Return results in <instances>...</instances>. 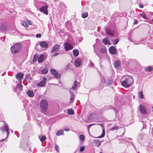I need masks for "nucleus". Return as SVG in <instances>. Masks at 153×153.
Segmentation results:
<instances>
[{
    "label": "nucleus",
    "instance_id": "nucleus-28",
    "mask_svg": "<svg viewBox=\"0 0 153 153\" xmlns=\"http://www.w3.org/2000/svg\"><path fill=\"white\" fill-rule=\"evenodd\" d=\"M64 132V131L63 130H60L59 131L56 132V135L59 136L62 134Z\"/></svg>",
    "mask_w": 153,
    "mask_h": 153
},
{
    "label": "nucleus",
    "instance_id": "nucleus-21",
    "mask_svg": "<svg viewBox=\"0 0 153 153\" xmlns=\"http://www.w3.org/2000/svg\"><path fill=\"white\" fill-rule=\"evenodd\" d=\"M44 57L43 55H41L38 58V62L39 63H41L43 61Z\"/></svg>",
    "mask_w": 153,
    "mask_h": 153
},
{
    "label": "nucleus",
    "instance_id": "nucleus-16",
    "mask_svg": "<svg viewBox=\"0 0 153 153\" xmlns=\"http://www.w3.org/2000/svg\"><path fill=\"white\" fill-rule=\"evenodd\" d=\"M40 45L42 48H46L48 47V45L45 42H42L40 43Z\"/></svg>",
    "mask_w": 153,
    "mask_h": 153
},
{
    "label": "nucleus",
    "instance_id": "nucleus-1",
    "mask_svg": "<svg viewBox=\"0 0 153 153\" xmlns=\"http://www.w3.org/2000/svg\"><path fill=\"white\" fill-rule=\"evenodd\" d=\"M122 85L124 87L127 88L130 87L132 84L133 80L131 76H125L122 78Z\"/></svg>",
    "mask_w": 153,
    "mask_h": 153
},
{
    "label": "nucleus",
    "instance_id": "nucleus-30",
    "mask_svg": "<svg viewBox=\"0 0 153 153\" xmlns=\"http://www.w3.org/2000/svg\"><path fill=\"white\" fill-rule=\"evenodd\" d=\"M41 72L43 74H44L47 73L48 71L47 68H45L42 69Z\"/></svg>",
    "mask_w": 153,
    "mask_h": 153
},
{
    "label": "nucleus",
    "instance_id": "nucleus-42",
    "mask_svg": "<svg viewBox=\"0 0 153 153\" xmlns=\"http://www.w3.org/2000/svg\"><path fill=\"white\" fill-rule=\"evenodd\" d=\"M85 146H83L80 148V149H79V151L80 152H83L85 150Z\"/></svg>",
    "mask_w": 153,
    "mask_h": 153
},
{
    "label": "nucleus",
    "instance_id": "nucleus-35",
    "mask_svg": "<svg viewBox=\"0 0 153 153\" xmlns=\"http://www.w3.org/2000/svg\"><path fill=\"white\" fill-rule=\"evenodd\" d=\"M139 97L140 98H143L144 96L143 94L142 91L140 92L138 94Z\"/></svg>",
    "mask_w": 153,
    "mask_h": 153
},
{
    "label": "nucleus",
    "instance_id": "nucleus-44",
    "mask_svg": "<svg viewBox=\"0 0 153 153\" xmlns=\"http://www.w3.org/2000/svg\"><path fill=\"white\" fill-rule=\"evenodd\" d=\"M70 66H71V64H70L69 63H68L65 67V70H68V69L69 68Z\"/></svg>",
    "mask_w": 153,
    "mask_h": 153
},
{
    "label": "nucleus",
    "instance_id": "nucleus-25",
    "mask_svg": "<svg viewBox=\"0 0 153 153\" xmlns=\"http://www.w3.org/2000/svg\"><path fill=\"white\" fill-rule=\"evenodd\" d=\"M61 76V75L60 74H58V73L54 75V77L57 79H59L60 78Z\"/></svg>",
    "mask_w": 153,
    "mask_h": 153
},
{
    "label": "nucleus",
    "instance_id": "nucleus-49",
    "mask_svg": "<svg viewBox=\"0 0 153 153\" xmlns=\"http://www.w3.org/2000/svg\"><path fill=\"white\" fill-rule=\"evenodd\" d=\"M74 86H75L76 87V86L77 85V82L76 81H75L74 82Z\"/></svg>",
    "mask_w": 153,
    "mask_h": 153
},
{
    "label": "nucleus",
    "instance_id": "nucleus-59",
    "mask_svg": "<svg viewBox=\"0 0 153 153\" xmlns=\"http://www.w3.org/2000/svg\"><path fill=\"white\" fill-rule=\"evenodd\" d=\"M153 22V19H152V22Z\"/></svg>",
    "mask_w": 153,
    "mask_h": 153
},
{
    "label": "nucleus",
    "instance_id": "nucleus-45",
    "mask_svg": "<svg viewBox=\"0 0 153 153\" xmlns=\"http://www.w3.org/2000/svg\"><path fill=\"white\" fill-rule=\"evenodd\" d=\"M30 76V74H27L25 77V79H27L28 78H29Z\"/></svg>",
    "mask_w": 153,
    "mask_h": 153
},
{
    "label": "nucleus",
    "instance_id": "nucleus-7",
    "mask_svg": "<svg viewBox=\"0 0 153 153\" xmlns=\"http://www.w3.org/2000/svg\"><path fill=\"white\" fill-rule=\"evenodd\" d=\"M64 48L65 51H68L73 48L72 45L70 43L66 42L64 44Z\"/></svg>",
    "mask_w": 153,
    "mask_h": 153
},
{
    "label": "nucleus",
    "instance_id": "nucleus-19",
    "mask_svg": "<svg viewBox=\"0 0 153 153\" xmlns=\"http://www.w3.org/2000/svg\"><path fill=\"white\" fill-rule=\"evenodd\" d=\"M73 53L74 56L75 57H76V56H77L79 54V51L77 50L74 49L73 50Z\"/></svg>",
    "mask_w": 153,
    "mask_h": 153
},
{
    "label": "nucleus",
    "instance_id": "nucleus-32",
    "mask_svg": "<svg viewBox=\"0 0 153 153\" xmlns=\"http://www.w3.org/2000/svg\"><path fill=\"white\" fill-rule=\"evenodd\" d=\"M88 16V13L87 12L84 13L82 14V16L83 18H86Z\"/></svg>",
    "mask_w": 153,
    "mask_h": 153
},
{
    "label": "nucleus",
    "instance_id": "nucleus-10",
    "mask_svg": "<svg viewBox=\"0 0 153 153\" xmlns=\"http://www.w3.org/2000/svg\"><path fill=\"white\" fill-rule=\"evenodd\" d=\"M139 110L141 113L143 114H146L147 113L146 108L142 105H140Z\"/></svg>",
    "mask_w": 153,
    "mask_h": 153
},
{
    "label": "nucleus",
    "instance_id": "nucleus-12",
    "mask_svg": "<svg viewBox=\"0 0 153 153\" xmlns=\"http://www.w3.org/2000/svg\"><path fill=\"white\" fill-rule=\"evenodd\" d=\"M109 51L110 53L114 54L116 53V49L114 46H111L109 48Z\"/></svg>",
    "mask_w": 153,
    "mask_h": 153
},
{
    "label": "nucleus",
    "instance_id": "nucleus-13",
    "mask_svg": "<svg viewBox=\"0 0 153 153\" xmlns=\"http://www.w3.org/2000/svg\"><path fill=\"white\" fill-rule=\"evenodd\" d=\"M106 33L110 36H113L114 35V33L110 29H106Z\"/></svg>",
    "mask_w": 153,
    "mask_h": 153
},
{
    "label": "nucleus",
    "instance_id": "nucleus-60",
    "mask_svg": "<svg viewBox=\"0 0 153 153\" xmlns=\"http://www.w3.org/2000/svg\"><path fill=\"white\" fill-rule=\"evenodd\" d=\"M7 136V137H6V138H7V136Z\"/></svg>",
    "mask_w": 153,
    "mask_h": 153
},
{
    "label": "nucleus",
    "instance_id": "nucleus-17",
    "mask_svg": "<svg viewBox=\"0 0 153 153\" xmlns=\"http://www.w3.org/2000/svg\"><path fill=\"white\" fill-rule=\"evenodd\" d=\"M102 42L105 45L108 44L109 45H110V43L109 42V40H108L107 38H105L102 40Z\"/></svg>",
    "mask_w": 153,
    "mask_h": 153
},
{
    "label": "nucleus",
    "instance_id": "nucleus-46",
    "mask_svg": "<svg viewBox=\"0 0 153 153\" xmlns=\"http://www.w3.org/2000/svg\"><path fill=\"white\" fill-rule=\"evenodd\" d=\"M55 148L56 151H57V152L59 151V147L58 146V145L56 146L55 147Z\"/></svg>",
    "mask_w": 153,
    "mask_h": 153
},
{
    "label": "nucleus",
    "instance_id": "nucleus-43",
    "mask_svg": "<svg viewBox=\"0 0 153 153\" xmlns=\"http://www.w3.org/2000/svg\"><path fill=\"white\" fill-rule=\"evenodd\" d=\"M79 138L82 140H85V137L83 135H80L79 136Z\"/></svg>",
    "mask_w": 153,
    "mask_h": 153
},
{
    "label": "nucleus",
    "instance_id": "nucleus-41",
    "mask_svg": "<svg viewBox=\"0 0 153 153\" xmlns=\"http://www.w3.org/2000/svg\"><path fill=\"white\" fill-rule=\"evenodd\" d=\"M119 41V39H117L114 40V42L113 43V44L114 45L117 44Z\"/></svg>",
    "mask_w": 153,
    "mask_h": 153
},
{
    "label": "nucleus",
    "instance_id": "nucleus-33",
    "mask_svg": "<svg viewBox=\"0 0 153 153\" xmlns=\"http://www.w3.org/2000/svg\"><path fill=\"white\" fill-rule=\"evenodd\" d=\"M64 53V51L63 50L61 51L60 53H56L53 55V56H56L60 54H62Z\"/></svg>",
    "mask_w": 153,
    "mask_h": 153
},
{
    "label": "nucleus",
    "instance_id": "nucleus-2",
    "mask_svg": "<svg viewBox=\"0 0 153 153\" xmlns=\"http://www.w3.org/2000/svg\"><path fill=\"white\" fill-rule=\"evenodd\" d=\"M40 107L41 111L44 114H45L48 107V103L46 99H43L40 100Z\"/></svg>",
    "mask_w": 153,
    "mask_h": 153
},
{
    "label": "nucleus",
    "instance_id": "nucleus-26",
    "mask_svg": "<svg viewBox=\"0 0 153 153\" xmlns=\"http://www.w3.org/2000/svg\"><path fill=\"white\" fill-rule=\"evenodd\" d=\"M145 70L147 72H149L153 70V68L152 67H149L145 68Z\"/></svg>",
    "mask_w": 153,
    "mask_h": 153
},
{
    "label": "nucleus",
    "instance_id": "nucleus-40",
    "mask_svg": "<svg viewBox=\"0 0 153 153\" xmlns=\"http://www.w3.org/2000/svg\"><path fill=\"white\" fill-rule=\"evenodd\" d=\"M46 139V137L44 136H42L40 139V140L41 142H43Z\"/></svg>",
    "mask_w": 153,
    "mask_h": 153
},
{
    "label": "nucleus",
    "instance_id": "nucleus-18",
    "mask_svg": "<svg viewBox=\"0 0 153 153\" xmlns=\"http://www.w3.org/2000/svg\"><path fill=\"white\" fill-rule=\"evenodd\" d=\"M120 65V62L119 60H117L114 63V67L116 68H119Z\"/></svg>",
    "mask_w": 153,
    "mask_h": 153
},
{
    "label": "nucleus",
    "instance_id": "nucleus-55",
    "mask_svg": "<svg viewBox=\"0 0 153 153\" xmlns=\"http://www.w3.org/2000/svg\"><path fill=\"white\" fill-rule=\"evenodd\" d=\"M137 23H138V22H137V21L136 20L134 21V24H137Z\"/></svg>",
    "mask_w": 153,
    "mask_h": 153
},
{
    "label": "nucleus",
    "instance_id": "nucleus-53",
    "mask_svg": "<svg viewBox=\"0 0 153 153\" xmlns=\"http://www.w3.org/2000/svg\"><path fill=\"white\" fill-rule=\"evenodd\" d=\"M91 126V125H89L87 126V128H88V131H89V129Z\"/></svg>",
    "mask_w": 153,
    "mask_h": 153
},
{
    "label": "nucleus",
    "instance_id": "nucleus-48",
    "mask_svg": "<svg viewBox=\"0 0 153 153\" xmlns=\"http://www.w3.org/2000/svg\"><path fill=\"white\" fill-rule=\"evenodd\" d=\"M21 83L20 84H18L17 85V87L18 88L19 87L20 88H22V85H21Z\"/></svg>",
    "mask_w": 153,
    "mask_h": 153
},
{
    "label": "nucleus",
    "instance_id": "nucleus-3",
    "mask_svg": "<svg viewBox=\"0 0 153 153\" xmlns=\"http://www.w3.org/2000/svg\"><path fill=\"white\" fill-rule=\"evenodd\" d=\"M20 48L21 45L19 43H17L11 47L10 49L13 53H15L19 52Z\"/></svg>",
    "mask_w": 153,
    "mask_h": 153
},
{
    "label": "nucleus",
    "instance_id": "nucleus-5",
    "mask_svg": "<svg viewBox=\"0 0 153 153\" xmlns=\"http://www.w3.org/2000/svg\"><path fill=\"white\" fill-rule=\"evenodd\" d=\"M60 48V46L59 45H55L52 47L51 50V53H53L58 51Z\"/></svg>",
    "mask_w": 153,
    "mask_h": 153
},
{
    "label": "nucleus",
    "instance_id": "nucleus-58",
    "mask_svg": "<svg viewBox=\"0 0 153 153\" xmlns=\"http://www.w3.org/2000/svg\"><path fill=\"white\" fill-rule=\"evenodd\" d=\"M16 88H15V90L14 91L15 92L16 90Z\"/></svg>",
    "mask_w": 153,
    "mask_h": 153
},
{
    "label": "nucleus",
    "instance_id": "nucleus-23",
    "mask_svg": "<svg viewBox=\"0 0 153 153\" xmlns=\"http://www.w3.org/2000/svg\"><path fill=\"white\" fill-rule=\"evenodd\" d=\"M96 144V146H99L101 145V141L98 140H94Z\"/></svg>",
    "mask_w": 153,
    "mask_h": 153
},
{
    "label": "nucleus",
    "instance_id": "nucleus-27",
    "mask_svg": "<svg viewBox=\"0 0 153 153\" xmlns=\"http://www.w3.org/2000/svg\"><path fill=\"white\" fill-rule=\"evenodd\" d=\"M70 94H71V98H70V101H71L72 100H73L75 98V96H74V93L71 92V91H70Z\"/></svg>",
    "mask_w": 153,
    "mask_h": 153
},
{
    "label": "nucleus",
    "instance_id": "nucleus-39",
    "mask_svg": "<svg viewBox=\"0 0 153 153\" xmlns=\"http://www.w3.org/2000/svg\"><path fill=\"white\" fill-rule=\"evenodd\" d=\"M38 56L37 55H34L33 61L34 62H36L37 61L38 59Z\"/></svg>",
    "mask_w": 153,
    "mask_h": 153
},
{
    "label": "nucleus",
    "instance_id": "nucleus-11",
    "mask_svg": "<svg viewBox=\"0 0 153 153\" xmlns=\"http://www.w3.org/2000/svg\"><path fill=\"white\" fill-rule=\"evenodd\" d=\"M46 80L47 79L45 77H43L42 81L37 84V86L39 87L43 86L45 84Z\"/></svg>",
    "mask_w": 153,
    "mask_h": 153
},
{
    "label": "nucleus",
    "instance_id": "nucleus-56",
    "mask_svg": "<svg viewBox=\"0 0 153 153\" xmlns=\"http://www.w3.org/2000/svg\"><path fill=\"white\" fill-rule=\"evenodd\" d=\"M5 139H2L1 140H0V142H1V141H3L4 140H5V139Z\"/></svg>",
    "mask_w": 153,
    "mask_h": 153
},
{
    "label": "nucleus",
    "instance_id": "nucleus-15",
    "mask_svg": "<svg viewBox=\"0 0 153 153\" xmlns=\"http://www.w3.org/2000/svg\"><path fill=\"white\" fill-rule=\"evenodd\" d=\"M81 64V62L79 59H77L75 61V65L77 67L79 66Z\"/></svg>",
    "mask_w": 153,
    "mask_h": 153
},
{
    "label": "nucleus",
    "instance_id": "nucleus-37",
    "mask_svg": "<svg viewBox=\"0 0 153 153\" xmlns=\"http://www.w3.org/2000/svg\"><path fill=\"white\" fill-rule=\"evenodd\" d=\"M105 135V130H104V129H103L102 130V133L101 134V135L99 137H97V138H100L101 137H102L104 136Z\"/></svg>",
    "mask_w": 153,
    "mask_h": 153
},
{
    "label": "nucleus",
    "instance_id": "nucleus-51",
    "mask_svg": "<svg viewBox=\"0 0 153 153\" xmlns=\"http://www.w3.org/2000/svg\"><path fill=\"white\" fill-rule=\"evenodd\" d=\"M64 130L66 131H68L69 130V129L68 128H64Z\"/></svg>",
    "mask_w": 153,
    "mask_h": 153
},
{
    "label": "nucleus",
    "instance_id": "nucleus-34",
    "mask_svg": "<svg viewBox=\"0 0 153 153\" xmlns=\"http://www.w3.org/2000/svg\"><path fill=\"white\" fill-rule=\"evenodd\" d=\"M119 128V126H115L111 128L110 130L111 131H113L114 130H117Z\"/></svg>",
    "mask_w": 153,
    "mask_h": 153
},
{
    "label": "nucleus",
    "instance_id": "nucleus-14",
    "mask_svg": "<svg viewBox=\"0 0 153 153\" xmlns=\"http://www.w3.org/2000/svg\"><path fill=\"white\" fill-rule=\"evenodd\" d=\"M113 84V80L111 79H110L109 80V81L107 83L106 82V83L105 84V85H104L106 86H108L110 87H111L112 86Z\"/></svg>",
    "mask_w": 153,
    "mask_h": 153
},
{
    "label": "nucleus",
    "instance_id": "nucleus-38",
    "mask_svg": "<svg viewBox=\"0 0 153 153\" xmlns=\"http://www.w3.org/2000/svg\"><path fill=\"white\" fill-rule=\"evenodd\" d=\"M22 24L23 25L26 27H27L28 26V25L27 23L25 21H23L22 22Z\"/></svg>",
    "mask_w": 153,
    "mask_h": 153
},
{
    "label": "nucleus",
    "instance_id": "nucleus-9",
    "mask_svg": "<svg viewBox=\"0 0 153 153\" xmlns=\"http://www.w3.org/2000/svg\"><path fill=\"white\" fill-rule=\"evenodd\" d=\"M48 8V7L47 6H45L42 7L40 9V11H41V12H43L45 14H46V15H48V10L47 8Z\"/></svg>",
    "mask_w": 153,
    "mask_h": 153
},
{
    "label": "nucleus",
    "instance_id": "nucleus-57",
    "mask_svg": "<svg viewBox=\"0 0 153 153\" xmlns=\"http://www.w3.org/2000/svg\"><path fill=\"white\" fill-rule=\"evenodd\" d=\"M91 66H94V65L93 63H91Z\"/></svg>",
    "mask_w": 153,
    "mask_h": 153
},
{
    "label": "nucleus",
    "instance_id": "nucleus-47",
    "mask_svg": "<svg viewBox=\"0 0 153 153\" xmlns=\"http://www.w3.org/2000/svg\"><path fill=\"white\" fill-rule=\"evenodd\" d=\"M36 36L37 38H40L41 36V35L40 34H38L36 35Z\"/></svg>",
    "mask_w": 153,
    "mask_h": 153
},
{
    "label": "nucleus",
    "instance_id": "nucleus-24",
    "mask_svg": "<svg viewBox=\"0 0 153 153\" xmlns=\"http://www.w3.org/2000/svg\"><path fill=\"white\" fill-rule=\"evenodd\" d=\"M50 72L52 74L54 75L58 73V71H57L53 68L51 69L50 70Z\"/></svg>",
    "mask_w": 153,
    "mask_h": 153
},
{
    "label": "nucleus",
    "instance_id": "nucleus-61",
    "mask_svg": "<svg viewBox=\"0 0 153 153\" xmlns=\"http://www.w3.org/2000/svg\"><path fill=\"white\" fill-rule=\"evenodd\" d=\"M152 108L153 109V106L152 107Z\"/></svg>",
    "mask_w": 153,
    "mask_h": 153
},
{
    "label": "nucleus",
    "instance_id": "nucleus-50",
    "mask_svg": "<svg viewBox=\"0 0 153 153\" xmlns=\"http://www.w3.org/2000/svg\"><path fill=\"white\" fill-rule=\"evenodd\" d=\"M139 7L140 8H143V5L142 4H140L139 5Z\"/></svg>",
    "mask_w": 153,
    "mask_h": 153
},
{
    "label": "nucleus",
    "instance_id": "nucleus-36",
    "mask_svg": "<svg viewBox=\"0 0 153 153\" xmlns=\"http://www.w3.org/2000/svg\"><path fill=\"white\" fill-rule=\"evenodd\" d=\"M100 52L102 53H105L106 52V48H102L100 49Z\"/></svg>",
    "mask_w": 153,
    "mask_h": 153
},
{
    "label": "nucleus",
    "instance_id": "nucleus-20",
    "mask_svg": "<svg viewBox=\"0 0 153 153\" xmlns=\"http://www.w3.org/2000/svg\"><path fill=\"white\" fill-rule=\"evenodd\" d=\"M27 94L30 97H33L34 96V93L33 91L31 90L28 91L27 92Z\"/></svg>",
    "mask_w": 153,
    "mask_h": 153
},
{
    "label": "nucleus",
    "instance_id": "nucleus-29",
    "mask_svg": "<svg viewBox=\"0 0 153 153\" xmlns=\"http://www.w3.org/2000/svg\"><path fill=\"white\" fill-rule=\"evenodd\" d=\"M139 15L140 16L143 18L144 19H147V17L146 15L143 12H142V13H140Z\"/></svg>",
    "mask_w": 153,
    "mask_h": 153
},
{
    "label": "nucleus",
    "instance_id": "nucleus-31",
    "mask_svg": "<svg viewBox=\"0 0 153 153\" xmlns=\"http://www.w3.org/2000/svg\"><path fill=\"white\" fill-rule=\"evenodd\" d=\"M67 112L68 114L69 115H72L74 114V111L71 109L68 110Z\"/></svg>",
    "mask_w": 153,
    "mask_h": 153
},
{
    "label": "nucleus",
    "instance_id": "nucleus-8",
    "mask_svg": "<svg viewBox=\"0 0 153 153\" xmlns=\"http://www.w3.org/2000/svg\"><path fill=\"white\" fill-rule=\"evenodd\" d=\"M24 74L22 72H19L16 75V78L18 80L19 82H21L23 78Z\"/></svg>",
    "mask_w": 153,
    "mask_h": 153
},
{
    "label": "nucleus",
    "instance_id": "nucleus-4",
    "mask_svg": "<svg viewBox=\"0 0 153 153\" xmlns=\"http://www.w3.org/2000/svg\"><path fill=\"white\" fill-rule=\"evenodd\" d=\"M0 130L3 133H5L6 134H7V135H9V129L7 124L4 123V126L0 129Z\"/></svg>",
    "mask_w": 153,
    "mask_h": 153
},
{
    "label": "nucleus",
    "instance_id": "nucleus-22",
    "mask_svg": "<svg viewBox=\"0 0 153 153\" xmlns=\"http://www.w3.org/2000/svg\"><path fill=\"white\" fill-rule=\"evenodd\" d=\"M0 29L2 30V31L4 32L7 29L6 26L4 24L1 25L0 26Z\"/></svg>",
    "mask_w": 153,
    "mask_h": 153
},
{
    "label": "nucleus",
    "instance_id": "nucleus-54",
    "mask_svg": "<svg viewBox=\"0 0 153 153\" xmlns=\"http://www.w3.org/2000/svg\"><path fill=\"white\" fill-rule=\"evenodd\" d=\"M76 88V87L75 86H74V85L73 86H72L71 88V89H73V90H74Z\"/></svg>",
    "mask_w": 153,
    "mask_h": 153
},
{
    "label": "nucleus",
    "instance_id": "nucleus-6",
    "mask_svg": "<svg viewBox=\"0 0 153 153\" xmlns=\"http://www.w3.org/2000/svg\"><path fill=\"white\" fill-rule=\"evenodd\" d=\"M106 83V80L104 79L102 80L101 82L97 87V88L98 90H102L104 87V84Z\"/></svg>",
    "mask_w": 153,
    "mask_h": 153
},
{
    "label": "nucleus",
    "instance_id": "nucleus-52",
    "mask_svg": "<svg viewBox=\"0 0 153 153\" xmlns=\"http://www.w3.org/2000/svg\"><path fill=\"white\" fill-rule=\"evenodd\" d=\"M27 22L28 23V24L30 25H32L31 22H30V21L29 20H27Z\"/></svg>",
    "mask_w": 153,
    "mask_h": 153
}]
</instances>
